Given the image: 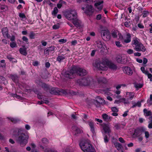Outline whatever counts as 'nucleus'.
Masks as SVG:
<instances>
[{
    "label": "nucleus",
    "mask_w": 152,
    "mask_h": 152,
    "mask_svg": "<svg viewBox=\"0 0 152 152\" xmlns=\"http://www.w3.org/2000/svg\"><path fill=\"white\" fill-rule=\"evenodd\" d=\"M145 137L146 138H148L149 137V132L148 131H146L145 130Z\"/></svg>",
    "instance_id": "45"
},
{
    "label": "nucleus",
    "mask_w": 152,
    "mask_h": 152,
    "mask_svg": "<svg viewBox=\"0 0 152 152\" xmlns=\"http://www.w3.org/2000/svg\"><path fill=\"white\" fill-rule=\"evenodd\" d=\"M19 15L20 18H25L26 17L25 15L23 13H20Z\"/></svg>",
    "instance_id": "48"
},
{
    "label": "nucleus",
    "mask_w": 152,
    "mask_h": 152,
    "mask_svg": "<svg viewBox=\"0 0 152 152\" xmlns=\"http://www.w3.org/2000/svg\"><path fill=\"white\" fill-rule=\"evenodd\" d=\"M73 20V24L77 28L80 27L81 26V22L80 20L77 19V18H75V19Z\"/></svg>",
    "instance_id": "15"
},
{
    "label": "nucleus",
    "mask_w": 152,
    "mask_h": 152,
    "mask_svg": "<svg viewBox=\"0 0 152 152\" xmlns=\"http://www.w3.org/2000/svg\"><path fill=\"white\" fill-rule=\"evenodd\" d=\"M107 68H108L112 70H115L117 69V66L116 64L109 61H107Z\"/></svg>",
    "instance_id": "11"
},
{
    "label": "nucleus",
    "mask_w": 152,
    "mask_h": 152,
    "mask_svg": "<svg viewBox=\"0 0 152 152\" xmlns=\"http://www.w3.org/2000/svg\"><path fill=\"white\" fill-rule=\"evenodd\" d=\"M77 82L80 86H87L91 84L93 82V79L91 77H84L77 80Z\"/></svg>",
    "instance_id": "5"
},
{
    "label": "nucleus",
    "mask_w": 152,
    "mask_h": 152,
    "mask_svg": "<svg viewBox=\"0 0 152 152\" xmlns=\"http://www.w3.org/2000/svg\"><path fill=\"white\" fill-rule=\"evenodd\" d=\"M10 45L12 48L15 47L16 46V44L14 42H12L10 43Z\"/></svg>",
    "instance_id": "49"
},
{
    "label": "nucleus",
    "mask_w": 152,
    "mask_h": 152,
    "mask_svg": "<svg viewBox=\"0 0 152 152\" xmlns=\"http://www.w3.org/2000/svg\"><path fill=\"white\" fill-rule=\"evenodd\" d=\"M107 61L103 60L99 62H96L94 65L100 69L106 71L107 70Z\"/></svg>",
    "instance_id": "6"
},
{
    "label": "nucleus",
    "mask_w": 152,
    "mask_h": 152,
    "mask_svg": "<svg viewBox=\"0 0 152 152\" xmlns=\"http://www.w3.org/2000/svg\"><path fill=\"white\" fill-rule=\"evenodd\" d=\"M7 58L10 61H11L12 59H14L10 55L7 56Z\"/></svg>",
    "instance_id": "64"
},
{
    "label": "nucleus",
    "mask_w": 152,
    "mask_h": 152,
    "mask_svg": "<svg viewBox=\"0 0 152 152\" xmlns=\"http://www.w3.org/2000/svg\"><path fill=\"white\" fill-rule=\"evenodd\" d=\"M144 115L146 116H148L152 115V113L151 110L148 111L146 109H144L143 110Z\"/></svg>",
    "instance_id": "25"
},
{
    "label": "nucleus",
    "mask_w": 152,
    "mask_h": 152,
    "mask_svg": "<svg viewBox=\"0 0 152 152\" xmlns=\"http://www.w3.org/2000/svg\"><path fill=\"white\" fill-rule=\"evenodd\" d=\"M45 152H57L55 150H51L50 149H47L45 150Z\"/></svg>",
    "instance_id": "50"
},
{
    "label": "nucleus",
    "mask_w": 152,
    "mask_h": 152,
    "mask_svg": "<svg viewBox=\"0 0 152 152\" xmlns=\"http://www.w3.org/2000/svg\"><path fill=\"white\" fill-rule=\"evenodd\" d=\"M98 83L100 84H105L107 83V81L106 78L104 77H100L97 79Z\"/></svg>",
    "instance_id": "18"
},
{
    "label": "nucleus",
    "mask_w": 152,
    "mask_h": 152,
    "mask_svg": "<svg viewBox=\"0 0 152 152\" xmlns=\"http://www.w3.org/2000/svg\"><path fill=\"white\" fill-rule=\"evenodd\" d=\"M149 124L148 126V127L150 129L152 128V123H151L150 121L148 122Z\"/></svg>",
    "instance_id": "60"
},
{
    "label": "nucleus",
    "mask_w": 152,
    "mask_h": 152,
    "mask_svg": "<svg viewBox=\"0 0 152 152\" xmlns=\"http://www.w3.org/2000/svg\"><path fill=\"white\" fill-rule=\"evenodd\" d=\"M118 36L119 37V40H121L123 39V38L122 35L120 33H118Z\"/></svg>",
    "instance_id": "52"
},
{
    "label": "nucleus",
    "mask_w": 152,
    "mask_h": 152,
    "mask_svg": "<svg viewBox=\"0 0 152 152\" xmlns=\"http://www.w3.org/2000/svg\"><path fill=\"white\" fill-rule=\"evenodd\" d=\"M132 45L134 47V49L137 51H141L144 52L146 50L145 47L142 43L139 42L138 39L136 38L133 39L132 42Z\"/></svg>",
    "instance_id": "4"
},
{
    "label": "nucleus",
    "mask_w": 152,
    "mask_h": 152,
    "mask_svg": "<svg viewBox=\"0 0 152 152\" xmlns=\"http://www.w3.org/2000/svg\"><path fill=\"white\" fill-rule=\"evenodd\" d=\"M124 72L129 75H131L133 73V72L131 68L128 66H125L123 68Z\"/></svg>",
    "instance_id": "12"
},
{
    "label": "nucleus",
    "mask_w": 152,
    "mask_h": 152,
    "mask_svg": "<svg viewBox=\"0 0 152 152\" xmlns=\"http://www.w3.org/2000/svg\"><path fill=\"white\" fill-rule=\"evenodd\" d=\"M100 33L103 39L105 41H108L110 39V35L109 31L108 30H102Z\"/></svg>",
    "instance_id": "8"
},
{
    "label": "nucleus",
    "mask_w": 152,
    "mask_h": 152,
    "mask_svg": "<svg viewBox=\"0 0 152 152\" xmlns=\"http://www.w3.org/2000/svg\"><path fill=\"white\" fill-rule=\"evenodd\" d=\"M102 18V15L101 14L98 15L96 17V19L97 20H100Z\"/></svg>",
    "instance_id": "57"
},
{
    "label": "nucleus",
    "mask_w": 152,
    "mask_h": 152,
    "mask_svg": "<svg viewBox=\"0 0 152 152\" xmlns=\"http://www.w3.org/2000/svg\"><path fill=\"white\" fill-rule=\"evenodd\" d=\"M72 129L74 131V133L76 136L82 132V131L76 126H73L72 127Z\"/></svg>",
    "instance_id": "13"
},
{
    "label": "nucleus",
    "mask_w": 152,
    "mask_h": 152,
    "mask_svg": "<svg viewBox=\"0 0 152 152\" xmlns=\"http://www.w3.org/2000/svg\"><path fill=\"white\" fill-rule=\"evenodd\" d=\"M102 116L104 120L106 121H110L111 120L110 117L106 113L103 114Z\"/></svg>",
    "instance_id": "20"
},
{
    "label": "nucleus",
    "mask_w": 152,
    "mask_h": 152,
    "mask_svg": "<svg viewBox=\"0 0 152 152\" xmlns=\"http://www.w3.org/2000/svg\"><path fill=\"white\" fill-rule=\"evenodd\" d=\"M42 142L45 144H47L49 143L48 140L46 138H43L42 140Z\"/></svg>",
    "instance_id": "39"
},
{
    "label": "nucleus",
    "mask_w": 152,
    "mask_h": 152,
    "mask_svg": "<svg viewBox=\"0 0 152 152\" xmlns=\"http://www.w3.org/2000/svg\"><path fill=\"white\" fill-rule=\"evenodd\" d=\"M93 10L94 9L92 5H88L86 8V10L85 12L87 14H88L90 13H92L94 12Z\"/></svg>",
    "instance_id": "16"
},
{
    "label": "nucleus",
    "mask_w": 152,
    "mask_h": 152,
    "mask_svg": "<svg viewBox=\"0 0 152 152\" xmlns=\"http://www.w3.org/2000/svg\"><path fill=\"white\" fill-rule=\"evenodd\" d=\"M64 15L67 19L72 20L77 17V13L75 10H71L65 12Z\"/></svg>",
    "instance_id": "7"
},
{
    "label": "nucleus",
    "mask_w": 152,
    "mask_h": 152,
    "mask_svg": "<svg viewBox=\"0 0 152 152\" xmlns=\"http://www.w3.org/2000/svg\"><path fill=\"white\" fill-rule=\"evenodd\" d=\"M104 140L105 142L107 143V142L108 141V140L107 139V135H105L104 137Z\"/></svg>",
    "instance_id": "56"
},
{
    "label": "nucleus",
    "mask_w": 152,
    "mask_h": 152,
    "mask_svg": "<svg viewBox=\"0 0 152 152\" xmlns=\"http://www.w3.org/2000/svg\"><path fill=\"white\" fill-rule=\"evenodd\" d=\"M149 14V12L147 11H144L142 13V17L144 18L146 17Z\"/></svg>",
    "instance_id": "37"
},
{
    "label": "nucleus",
    "mask_w": 152,
    "mask_h": 152,
    "mask_svg": "<svg viewBox=\"0 0 152 152\" xmlns=\"http://www.w3.org/2000/svg\"><path fill=\"white\" fill-rule=\"evenodd\" d=\"M124 25L125 26L127 27H128L130 26V24L128 22H125L124 23Z\"/></svg>",
    "instance_id": "58"
},
{
    "label": "nucleus",
    "mask_w": 152,
    "mask_h": 152,
    "mask_svg": "<svg viewBox=\"0 0 152 152\" xmlns=\"http://www.w3.org/2000/svg\"><path fill=\"white\" fill-rule=\"evenodd\" d=\"M11 79L15 83H17L18 81V77L16 75H11Z\"/></svg>",
    "instance_id": "27"
},
{
    "label": "nucleus",
    "mask_w": 152,
    "mask_h": 152,
    "mask_svg": "<svg viewBox=\"0 0 152 152\" xmlns=\"http://www.w3.org/2000/svg\"><path fill=\"white\" fill-rule=\"evenodd\" d=\"M131 41V36L130 34L127 33L126 36V38L124 39V42L126 43L130 42Z\"/></svg>",
    "instance_id": "19"
},
{
    "label": "nucleus",
    "mask_w": 152,
    "mask_h": 152,
    "mask_svg": "<svg viewBox=\"0 0 152 152\" xmlns=\"http://www.w3.org/2000/svg\"><path fill=\"white\" fill-rule=\"evenodd\" d=\"M34 34L33 32H31L30 33L29 37L31 39H33L34 38Z\"/></svg>",
    "instance_id": "44"
},
{
    "label": "nucleus",
    "mask_w": 152,
    "mask_h": 152,
    "mask_svg": "<svg viewBox=\"0 0 152 152\" xmlns=\"http://www.w3.org/2000/svg\"><path fill=\"white\" fill-rule=\"evenodd\" d=\"M103 3V1L97 2L95 4L94 6L98 10H101L102 9L103 7V5H101V4Z\"/></svg>",
    "instance_id": "17"
},
{
    "label": "nucleus",
    "mask_w": 152,
    "mask_h": 152,
    "mask_svg": "<svg viewBox=\"0 0 152 152\" xmlns=\"http://www.w3.org/2000/svg\"><path fill=\"white\" fill-rule=\"evenodd\" d=\"M96 102L98 104H99L98 107H99L100 104L103 103L104 100L102 98L98 97L97 98Z\"/></svg>",
    "instance_id": "29"
},
{
    "label": "nucleus",
    "mask_w": 152,
    "mask_h": 152,
    "mask_svg": "<svg viewBox=\"0 0 152 152\" xmlns=\"http://www.w3.org/2000/svg\"><path fill=\"white\" fill-rule=\"evenodd\" d=\"M152 101V94H151L150 96V98L147 100V103L151 104V102Z\"/></svg>",
    "instance_id": "41"
},
{
    "label": "nucleus",
    "mask_w": 152,
    "mask_h": 152,
    "mask_svg": "<svg viewBox=\"0 0 152 152\" xmlns=\"http://www.w3.org/2000/svg\"><path fill=\"white\" fill-rule=\"evenodd\" d=\"M88 124L91 128V131L92 132V133L94 134L95 133V132L94 127V123L91 121H90L88 122Z\"/></svg>",
    "instance_id": "28"
},
{
    "label": "nucleus",
    "mask_w": 152,
    "mask_h": 152,
    "mask_svg": "<svg viewBox=\"0 0 152 152\" xmlns=\"http://www.w3.org/2000/svg\"><path fill=\"white\" fill-rule=\"evenodd\" d=\"M83 1L85 2L89 3L92 2L93 1L92 0H83Z\"/></svg>",
    "instance_id": "61"
},
{
    "label": "nucleus",
    "mask_w": 152,
    "mask_h": 152,
    "mask_svg": "<svg viewBox=\"0 0 152 152\" xmlns=\"http://www.w3.org/2000/svg\"><path fill=\"white\" fill-rule=\"evenodd\" d=\"M55 47L54 46H51L48 49H47L46 50V52H48V53L49 52L54 51L55 50Z\"/></svg>",
    "instance_id": "34"
},
{
    "label": "nucleus",
    "mask_w": 152,
    "mask_h": 152,
    "mask_svg": "<svg viewBox=\"0 0 152 152\" xmlns=\"http://www.w3.org/2000/svg\"><path fill=\"white\" fill-rule=\"evenodd\" d=\"M79 145L84 152H95L94 148L89 140L81 141L79 143Z\"/></svg>",
    "instance_id": "3"
},
{
    "label": "nucleus",
    "mask_w": 152,
    "mask_h": 152,
    "mask_svg": "<svg viewBox=\"0 0 152 152\" xmlns=\"http://www.w3.org/2000/svg\"><path fill=\"white\" fill-rule=\"evenodd\" d=\"M33 65L34 66H37L38 65L39 63L37 61H35L33 62Z\"/></svg>",
    "instance_id": "55"
},
{
    "label": "nucleus",
    "mask_w": 152,
    "mask_h": 152,
    "mask_svg": "<svg viewBox=\"0 0 152 152\" xmlns=\"http://www.w3.org/2000/svg\"><path fill=\"white\" fill-rule=\"evenodd\" d=\"M116 45L118 47H121V45L120 44V42L119 41L116 42H115Z\"/></svg>",
    "instance_id": "53"
},
{
    "label": "nucleus",
    "mask_w": 152,
    "mask_h": 152,
    "mask_svg": "<svg viewBox=\"0 0 152 152\" xmlns=\"http://www.w3.org/2000/svg\"><path fill=\"white\" fill-rule=\"evenodd\" d=\"M116 59L117 62L119 63L123 64L125 63L124 59L121 56L118 55L116 57Z\"/></svg>",
    "instance_id": "22"
},
{
    "label": "nucleus",
    "mask_w": 152,
    "mask_h": 152,
    "mask_svg": "<svg viewBox=\"0 0 152 152\" xmlns=\"http://www.w3.org/2000/svg\"><path fill=\"white\" fill-rule=\"evenodd\" d=\"M146 75L148 76V78H150L151 76V74L150 73H149V72L147 70H145V71L143 72Z\"/></svg>",
    "instance_id": "38"
},
{
    "label": "nucleus",
    "mask_w": 152,
    "mask_h": 152,
    "mask_svg": "<svg viewBox=\"0 0 152 152\" xmlns=\"http://www.w3.org/2000/svg\"><path fill=\"white\" fill-rule=\"evenodd\" d=\"M19 52L21 54L24 56H26L27 54L26 51V48H20L19 49Z\"/></svg>",
    "instance_id": "26"
},
{
    "label": "nucleus",
    "mask_w": 152,
    "mask_h": 152,
    "mask_svg": "<svg viewBox=\"0 0 152 152\" xmlns=\"http://www.w3.org/2000/svg\"><path fill=\"white\" fill-rule=\"evenodd\" d=\"M127 52L129 54H131L133 53V50L131 49H129L127 50Z\"/></svg>",
    "instance_id": "47"
},
{
    "label": "nucleus",
    "mask_w": 152,
    "mask_h": 152,
    "mask_svg": "<svg viewBox=\"0 0 152 152\" xmlns=\"http://www.w3.org/2000/svg\"><path fill=\"white\" fill-rule=\"evenodd\" d=\"M145 129L142 127H140L134 129V135L135 137H138L141 136L142 133L144 132Z\"/></svg>",
    "instance_id": "9"
},
{
    "label": "nucleus",
    "mask_w": 152,
    "mask_h": 152,
    "mask_svg": "<svg viewBox=\"0 0 152 152\" xmlns=\"http://www.w3.org/2000/svg\"><path fill=\"white\" fill-rule=\"evenodd\" d=\"M87 73L85 69L78 66H74L69 71H67L64 72V75L66 77L72 79L74 78L76 75L83 76L86 75Z\"/></svg>",
    "instance_id": "1"
},
{
    "label": "nucleus",
    "mask_w": 152,
    "mask_h": 152,
    "mask_svg": "<svg viewBox=\"0 0 152 152\" xmlns=\"http://www.w3.org/2000/svg\"><path fill=\"white\" fill-rule=\"evenodd\" d=\"M7 119L14 124H16L20 121V119L11 117H7Z\"/></svg>",
    "instance_id": "23"
},
{
    "label": "nucleus",
    "mask_w": 152,
    "mask_h": 152,
    "mask_svg": "<svg viewBox=\"0 0 152 152\" xmlns=\"http://www.w3.org/2000/svg\"><path fill=\"white\" fill-rule=\"evenodd\" d=\"M22 39L23 41L26 42H27L28 40V38L25 36H23V37Z\"/></svg>",
    "instance_id": "63"
},
{
    "label": "nucleus",
    "mask_w": 152,
    "mask_h": 152,
    "mask_svg": "<svg viewBox=\"0 0 152 152\" xmlns=\"http://www.w3.org/2000/svg\"><path fill=\"white\" fill-rule=\"evenodd\" d=\"M36 83L38 85L44 89H48L49 87V86L45 83H43L40 80H37Z\"/></svg>",
    "instance_id": "14"
},
{
    "label": "nucleus",
    "mask_w": 152,
    "mask_h": 152,
    "mask_svg": "<svg viewBox=\"0 0 152 152\" xmlns=\"http://www.w3.org/2000/svg\"><path fill=\"white\" fill-rule=\"evenodd\" d=\"M16 130L18 131V137L16 139L17 142L19 143L20 145L24 146L28 142V136L23 133V130L21 129H16Z\"/></svg>",
    "instance_id": "2"
},
{
    "label": "nucleus",
    "mask_w": 152,
    "mask_h": 152,
    "mask_svg": "<svg viewBox=\"0 0 152 152\" xmlns=\"http://www.w3.org/2000/svg\"><path fill=\"white\" fill-rule=\"evenodd\" d=\"M127 95H129V99L131 100H132L134 96V93H128L127 94Z\"/></svg>",
    "instance_id": "32"
},
{
    "label": "nucleus",
    "mask_w": 152,
    "mask_h": 152,
    "mask_svg": "<svg viewBox=\"0 0 152 152\" xmlns=\"http://www.w3.org/2000/svg\"><path fill=\"white\" fill-rule=\"evenodd\" d=\"M72 45H75L77 44V42L76 40H74L72 41L71 42Z\"/></svg>",
    "instance_id": "54"
},
{
    "label": "nucleus",
    "mask_w": 152,
    "mask_h": 152,
    "mask_svg": "<svg viewBox=\"0 0 152 152\" xmlns=\"http://www.w3.org/2000/svg\"><path fill=\"white\" fill-rule=\"evenodd\" d=\"M59 28V26L58 25H54L53 26V29H58Z\"/></svg>",
    "instance_id": "51"
},
{
    "label": "nucleus",
    "mask_w": 152,
    "mask_h": 152,
    "mask_svg": "<svg viewBox=\"0 0 152 152\" xmlns=\"http://www.w3.org/2000/svg\"><path fill=\"white\" fill-rule=\"evenodd\" d=\"M64 90H63L59 89L57 88H53L49 90V92L51 94L55 95H58L60 94V93H64Z\"/></svg>",
    "instance_id": "10"
},
{
    "label": "nucleus",
    "mask_w": 152,
    "mask_h": 152,
    "mask_svg": "<svg viewBox=\"0 0 152 152\" xmlns=\"http://www.w3.org/2000/svg\"><path fill=\"white\" fill-rule=\"evenodd\" d=\"M121 101V102H123L125 104H129L130 103L129 102L128 100H126L125 98H123L120 99Z\"/></svg>",
    "instance_id": "33"
},
{
    "label": "nucleus",
    "mask_w": 152,
    "mask_h": 152,
    "mask_svg": "<svg viewBox=\"0 0 152 152\" xmlns=\"http://www.w3.org/2000/svg\"><path fill=\"white\" fill-rule=\"evenodd\" d=\"M97 47L99 48H101L102 47V42L100 41H98L97 42Z\"/></svg>",
    "instance_id": "40"
},
{
    "label": "nucleus",
    "mask_w": 152,
    "mask_h": 152,
    "mask_svg": "<svg viewBox=\"0 0 152 152\" xmlns=\"http://www.w3.org/2000/svg\"><path fill=\"white\" fill-rule=\"evenodd\" d=\"M58 12V10L57 7L54 8L53 10L52 13V14L53 15H55Z\"/></svg>",
    "instance_id": "35"
},
{
    "label": "nucleus",
    "mask_w": 152,
    "mask_h": 152,
    "mask_svg": "<svg viewBox=\"0 0 152 152\" xmlns=\"http://www.w3.org/2000/svg\"><path fill=\"white\" fill-rule=\"evenodd\" d=\"M111 110L113 112H118V109L115 107H112Z\"/></svg>",
    "instance_id": "43"
},
{
    "label": "nucleus",
    "mask_w": 152,
    "mask_h": 152,
    "mask_svg": "<svg viewBox=\"0 0 152 152\" xmlns=\"http://www.w3.org/2000/svg\"><path fill=\"white\" fill-rule=\"evenodd\" d=\"M118 140L121 143H124L125 142V141L121 137L119 138Z\"/></svg>",
    "instance_id": "46"
},
{
    "label": "nucleus",
    "mask_w": 152,
    "mask_h": 152,
    "mask_svg": "<svg viewBox=\"0 0 152 152\" xmlns=\"http://www.w3.org/2000/svg\"><path fill=\"white\" fill-rule=\"evenodd\" d=\"M114 145L115 147L118 150H119L122 147V145L119 142H115Z\"/></svg>",
    "instance_id": "31"
},
{
    "label": "nucleus",
    "mask_w": 152,
    "mask_h": 152,
    "mask_svg": "<svg viewBox=\"0 0 152 152\" xmlns=\"http://www.w3.org/2000/svg\"><path fill=\"white\" fill-rule=\"evenodd\" d=\"M137 137H138V140L140 142H141L142 140L143 137L141 136H139Z\"/></svg>",
    "instance_id": "62"
},
{
    "label": "nucleus",
    "mask_w": 152,
    "mask_h": 152,
    "mask_svg": "<svg viewBox=\"0 0 152 152\" xmlns=\"http://www.w3.org/2000/svg\"><path fill=\"white\" fill-rule=\"evenodd\" d=\"M142 86L143 85L141 84H137L135 85V87L136 88H141Z\"/></svg>",
    "instance_id": "42"
},
{
    "label": "nucleus",
    "mask_w": 152,
    "mask_h": 152,
    "mask_svg": "<svg viewBox=\"0 0 152 152\" xmlns=\"http://www.w3.org/2000/svg\"><path fill=\"white\" fill-rule=\"evenodd\" d=\"M65 58V57L64 55L58 56L56 58L57 61H58L59 62H61Z\"/></svg>",
    "instance_id": "30"
},
{
    "label": "nucleus",
    "mask_w": 152,
    "mask_h": 152,
    "mask_svg": "<svg viewBox=\"0 0 152 152\" xmlns=\"http://www.w3.org/2000/svg\"><path fill=\"white\" fill-rule=\"evenodd\" d=\"M118 32L117 31H113L112 33V35L113 37L114 38H116L117 37V34Z\"/></svg>",
    "instance_id": "36"
},
{
    "label": "nucleus",
    "mask_w": 152,
    "mask_h": 152,
    "mask_svg": "<svg viewBox=\"0 0 152 152\" xmlns=\"http://www.w3.org/2000/svg\"><path fill=\"white\" fill-rule=\"evenodd\" d=\"M2 32L3 34L5 37H9V34L8 33V30L7 28H5L2 30Z\"/></svg>",
    "instance_id": "21"
},
{
    "label": "nucleus",
    "mask_w": 152,
    "mask_h": 152,
    "mask_svg": "<svg viewBox=\"0 0 152 152\" xmlns=\"http://www.w3.org/2000/svg\"><path fill=\"white\" fill-rule=\"evenodd\" d=\"M103 129L105 133H109L111 132V130L110 129V127L107 125L104 126H103Z\"/></svg>",
    "instance_id": "24"
},
{
    "label": "nucleus",
    "mask_w": 152,
    "mask_h": 152,
    "mask_svg": "<svg viewBox=\"0 0 152 152\" xmlns=\"http://www.w3.org/2000/svg\"><path fill=\"white\" fill-rule=\"evenodd\" d=\"M134 55L136 56H140L141 55V53H140L137 52L134 53Z\"/></svg>",
    "instance_id": "59"
}]
</instances>
